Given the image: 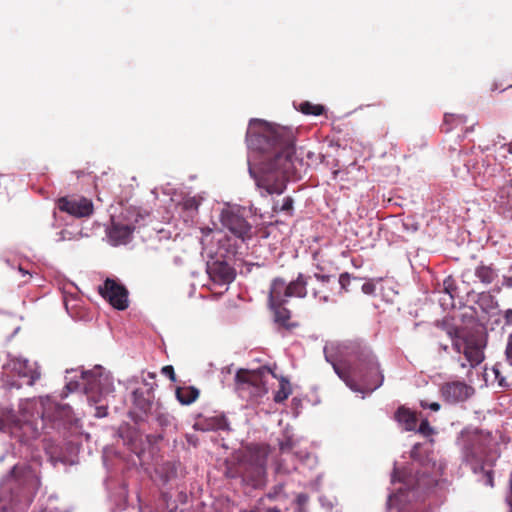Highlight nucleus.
Here are the masks:
<instances>
[{"label":"nucleus","mask_w":512,"mask_h":512,"mask_svg":"<svg viewBox=\"0 0 512 512\" xmlns=\"http://www.w3.org/2000/svg\"><path fill=\"white\" fill-rule=\"evenodd\" d=\"M350 281H351V276L349 273L345 272V273L340 274L339 284L341 286V289L344 290L345 292L349 291L348 286L350 284Z\"/></svg>","instance_id":"nucleus-29"},{"label":"nucleus","mask_w":512,"mask_h":512,"mask_svg":"<svg viewBox=\"0 0 512 512\" xmlns=\"http://www.w3.org/2000/svg\"><path fill=\"white\" fill-rule=\"evenodd\" d=\"M504 320L506 325H512V309L504 311Z\"/></svg>","instance_id":"nucleus-39"},{"label":"nucleus","mask_w":512,"mask_h":512,"mask_svg":"<svg viewBox=\"0 0 512 512\" xmlns=\"http://www.w3.org/2000/svg\"><path fill=\"white\" fill-rule=\"evenodd\" d=\"M162 373L169 377V379L173 382H176V375L174 372V368L171 365H166L162 368Z\"/></svg>","instance_id":"nucleus-34"},{"label":"nucleus","mask_w":512,"mask_h":512,"mask_svg":"<svg viewBox=\"0 0 512 512\" xmlns=\"http://www.w3.org/2000/svg\"><path fill=\"white\" fill-rule=\"evenodd\" d=\"M446 334L451 340L453 350L458 354L463 353L470 367L475 368L484 361V335L464 333L463 329L456 326L446 327Z\"/></svg>","instance_id":"nucleus-6"},{"label":"nucleus","mask_w":512,"mask_h":512,"mask_svg":"<svg viewBox=\"0 0 512 512\" xmlns=\"http://www.w3.org/2000/svg\"><path fill=\"white\" fill-rule=\"evenodd\" d=\"M456 121L463 122V118L461 116L454 115V114H445L443 125L447 126Z\"/></svg>","instance_id":"nucleus-33"},{"label":"nucleus","mask_w":512,"mask_h":512,"mask_svg":"<svg viewBox=\"0 0 512 512\" xmlns=\"http://www.w3.org/2000/svg\"><path fill=\"white\" fill-rule=\"evenodd\" d=\"M399 482L402 484L401 487L398 488V493L390 495L388 498V505L392 506L394 504V501L399 497L404 495L406 491H413V490H424L426 489L430 484L431 480L427 479L423 476H412L408 475L405 471H401L398 469H394V472L392 474V483Z\"/></svg>","instance_id":"nucleus-9"},{"label":"nucleus","mask_w":512,"mask_h":512,"mask_svg":"<svg viewBox=\"0 0 512 512\" xmlns=\"http://www.w3.org/2000/svg\"><path fill=\"white\" fill-rule=\"evenodd\" d=\"M469 276H470V271H464L462 273L463 281H466V278H468Z\"/></svg>","instance_id":"nucleus-44"},{"label":"nucleus","mask_w":512,"mask_h":512,"mask_svg":"<svg viewBox=\"0 0 512 512\" xmlns=\"http://www.w3.org/2000/svg\"><path fill=\"white\" fill-rule=\"evenodd\" d=\"M460 366H461L462 368H466V363H461V364H460Z\"/></svg>","instance_id":"nucleus-49"},{"label":"nucleus","mask_w":512,"mask_h":512,"mask_svg":"<svg viewBox=\"0 0 512 512\" xmlns=\"http://www.w3.org/2000/svg\"><path fill=\"white\" fill-rule=\"evenodd\" d=\"M248 164H250V162H248ZM249 173H250L252 176H254V174H253V169H252L251 165H249Z\"/></svg>","instance_id":"nucleus-47"},{"label":"nucleus","mask_w":512,"mask_h":512,"mask_svg":"<svg viewBox=\"0 0 512 512\" xmlns=\"http://www.w3.org/2000/svg\"><path fill=\"white\" fill-rule=\"evenodd\" d=\"M107 414H108L107 406L101 405V406L96 407V413H95L96 417L102 418V417L107 416Z\"/></svg>","instance_id":"nucleus-36"},{"label":"nucleus","mask_w":512,"mask_h":512,"mask_svg":"<svg viewBox=\"0 0 512 512\" xmlns=\"http://www.w3.org/2000/svg\"><path fill=\"white\" fill-rule=\"evenodd\" d=\"M314 277L321 283H328L331 280V275L315 273Z\"/></svg>","instance_id":"nucleus-38"},{"label":"nucleus","mask_w":512,"mask_h":512,"mask_svg":"<svg viewBox=\"0 0 512 512\" xmlns=\"http://www.w3.org/2000/svg\"><path fill=\"white\" fill-rule=\"evenodd\" d=\"M444 291L451 297H454V293L457 290L454 279L449 276L443 281Z\"/></svg>","instance_id":"nucleus-25"},{"label":"nucleus","mask_w":512,"mask_h":512,"mask_svg":"<svg viewBox=\"0 0 512 512\" xmlns=\"http://www.w3.org/2000/svg\"><path fill=\"white\" fill-rule=\"evenodd\" d=\"M345 349L352 362L332 363L339 378L355 392L371 393L379 388L383 384L384 375L373 351L362 342H351Z\"/></svg>","instance_id":"nucleus-2"},{"label":"nucleus","mask_w":512,"mask_h":512,"mask_svg":"<svg viewBox=\"0 0 512 512\" xmlns=\"http://www.w3.org/2000/svg\"><path fill=\"white\" fill-rule=\"evenodd\" d=\"M212 421V427L214 429L225 430L228 427L227 421L224 417H215Z\"/></svg>","instance_id":"nucleus-30"},{"label":"nucleus","mask_w":512,"mask_h":512,"mask_svg":"<svg viewBox=\"0 0 512 512\" xmlns=\"http://www.w3.org/2000/svg\"><path fill=\"white\" fill-rule=\"evenodd\" d=\"M418 432L425 435V436H428L431 434L432 432V428L428 422V420H423L421 423H420V426L418 428Z\"/></svg>","instance_id":"nucleus-32"},{"label":"nucleus","mask_w":512,"mask_h":512,"mask_svg":"<svg viewBox=\"0 0 512 512\" xmlns=\"http://www.w3.org/2000/svg\"><path fill=\"white\" fill-rule=\"evenodd\" d=\"M298 110L305 115L319 116L324 113L325 107L321 104L303 101L299 104Z\"/></svg>","instance_id":"nucleus-23"},{"label":"nucleus","mask_w":512,"mask_h":512,"mask_svg":"<svg viewBox=\"0 0 512 512\" xmlns=\"http://www.w3.org/2000/svg\"><path fill=\"white\" fill-rule=\"evenodd\" d=\"M207 273L210 279L220 285L229 284L234 281L236 272L225 261H213L207 265Z\"/></svg>","instance_id":"nucleus-16"},{"label":"nucleus","mask_w":512,"mask_h":512,"mask_svg":"<svg viewBox=\"0 0 512 512\" xmlns=\"http://www.w3.org/2000/svg\"><path fill=\"white\" fill-rule=\"evenodd\" d=\"M40 485V479L36 472L27 466L16 465L12 469L10 489L20 486L21 492L12 495L10 499L2 495L0 497V512H21L32 501Z\"/></svg>","instance_id":"nucleus-5"},{"label":"nucleus","mask_w":512,"mask_h":512,"mask_svg":"<svg viewBox=\"0 0 512 512\" xmlns=\"http://www.w3.org/2000/svg\"><path fill=\"white\" fill-rule=\"evenodd\" d=\"M362 291L366 294H371L374 291V285L370 283H365L362 286Z\"/></svg>","instance_id":"nucleus-40"},{"label":"nucleus","mask_w":512,"mask_h":512,"mask_svg":"<svg viewBox=\"0 0 512 512\" xmlns=\"http://www.w3.org/2000/svg\"><path fill=\"white\" fill-rule=\"evenodd\" d=\"M492 371L495 375V380L497 381L498 385L500 387H508V383L505 379V377L501 374L500 370H499V365L496 364L493 368H492Z\"/></svg>","instance_id":"nucleus-26"},{"label":"nucleus","mask_w":512,"mask_h":512,"mask_svg":"<svg viewBox=\"0 0 512 512\" xmlns=\"http://www.w3.org/2000/svg\"><path fill=\"white\" fill-rule=\"evenodd\" d=\"M99 294L114 308L125 310L128 308V290L114 279L107 278L98 288Z\"/></svg>","instance_id":"nucleus-11"},{"label":"nucleus","mask_w":512,"mask_h":512,"mask_svg":"<svg viewBox=\"0 0 512 512\" xmlns=\"http://www.w3.org/2000/svg\"><path fill=\"white\" fill-rule=\"evenodd\" d=\"M199 204V201L194 197H189L183 201V207L185 210H197Z\"/></svg>","instance_id":"nucleus-28"},{"label":"nucleus","mask_w":512,"mask_h":512,"mask_svg":"<svg viewBox=\"0 0 512 512\" xmlns=\"http://www.w3.org/2000/svg\"><path fill=\"white\" fill-rule=\"evenodd\" d=\"M505 358L507 363L512 366V333L509 335L507 339V344L505 348Z\"/></svg>","instance_id":"nucleus-31"},{"label":"nucleus","mask_w":512,"mask_h":512,"mask_svg":"<svg viewBox=\"0 0 512 512\" xmlns=\"http://www.w3.org/2000/svg\"><path fill=\"white\" fill-rule=\"evenodd\" d=\"M6 368L14 375L26 379V384L30 386L34 385L41 377L37 363L29 362L27 359H11L6 365Z\"/></svg>","instance_id":"nucleus-12"},{"label":"nucleus","mask_w":512,"mask_h":512,"mask_svg":"<svg viewBox=\"0 0 512 512\" xmlns=\"http://www.w3.org/2000/svg\"><path fill=\"white\" fill-rule=\"evenodd\" d=\"M57 207L76 218L89 217L93 214L94 207L90 199L83 196H65L57 200Z\"/></svg>","instance_id":"nucleus-10"},{"label":"nucleus","mask_w":512,"mask_h":512,"mask_svg":"<svg viewBox=\"0 0 512 512\" xmlns=\"http://www.w3.org/2000/svg\"><path fill=\"white\" fill-rule=\"evenodd\" d=\"M487 483L491 486H493V477L491 471L487 472Z\"/></svg>","instance_id":"nucleus-41"},{"label":"nucleus","mask_w":512,"mask_h":512,"mask_svg":"<svg viewBox=\"0 0 512 512\" xmlns=\"http://www.w3.org/2000/svg\"><path fill=\"white\" fill-rule=\"evenodd\" d=\"M463 449L467 460L480 461L486 454L482 436L476 432L462 435Z\"/></svg>","instance_id":"nucleus-15"},{"label":"nucleus","mask_w":512,"mask_h":512,"mask_svg":"<svg viewBox=\"0 0 512 512\" xmlns=\"http://www.w3.org/2000/svg\"><path fill=\"white\" fill-rule=\"evenodd\" d=\"M313 296L315 298H317L320 302L322 303H327L329 302L330 298H329V295L325 294V295H321L320 292L318 291H313Z\"/></svg>","instance_id":"nucleus-37"},{"label":"nucleus","mask_w":512,"mask_h":512,"mask_svg":"<svg viewBox=\"0 0 512 512\" xmlns=\"http://www.w3.org/2000/svg\"><path fill=\"white\" fill-rule=\"evenodd\" d=\"M443 350H444V351H447V350H448V346H447V345H444V346H443Z\"/></svg>","instance_id":"nucleus-48"},{"label":"nucleus","mask_w":512,"mask_h":512,"mask_svg":"<svg viewBox=\"0 0 512 512\" xmlns=\"http://www.w3.org/2000/svg\"><path fill=\"white\" fill-rule=\"evenodd\" d=\"M395 420L403 427L405 431H415L418 419L416 414L410 409L399 407L395 412Z\"/></svg>","instance_id":"nucleus-18"},{"label":"nucleus","mask_w":512,"mask_h":512,"mask_svg":"<svg viewBox=\"0 0 512 512\" xmlns=\"http://www.w3.org/2000/svg\"><path fill=\"white\" fill-rule=\"evenodd\" d=\"M451 129H452L451 127H447V128L445 129V132H449Z\"/></svg>","instance_id":"nucleus-50"},{"label":"nucleus","mask_w":512,"mask_h":512,"mask_svg":"<svg viewBox=\"0 0 512 512\" xmlns=\"http://www.w3.org/2000/svg\"><path fill=\"white\" fill-rule=\"evenodd\" d=\"M420 405L423 409L429 408L432 411H438L440 409L438 402L427 403L426 401H421Z\"/></svg>","instance_id":"nucleus-35"},{"label":"nucleus","mask_w":512,"mask_h":512,"mask_svg":"<svg viewBox=\"0 0 512 512\" xmlns=\"http://www.w3.org/2000/svg\"><path fill=\"white\" fill-rule=\"evenodd\" d=\"M277 375L268 366H262L255 370L241 368L235 375V390L240 398L247 402H258L268 392L267 377ZM292 394V387L289 380L281 376L279 378V389L274 394V401L282 403Z\"/></svg>","instance_id":"nucleus-3"},{"label":"nucleus","mask_w":512,"mask_h":512,"mask_svg":"<svg viewBox=\"0 0 512 512\" xmlns=\"http://www.w3.org/2000/svg\"><path fill=\"white\" fill-rule=\"evenodd\" d=\"M267 512H281V510L276 507H273V508H268Z\"/></svg>","instance_id":"nucleus-45"},{"label":"nucleus","mask_w":512,"mask_h":512,"mask_svg":"<svg viewBox=\"0 0 512 512\" xmlns=\"http://www.w3.org/2000/svg\"><path fill=\"white\" fill-rule=\"evenodd\" d=\"M310 276L299 273L296 279L287 283L281 277L274 278L269 287L268 305L273 312L275 323L286 330H291L297 324L291 321V311L285 307L291 297L305 298Z\"/></svg>","instance_id":"nucleus-4"},{"label":"nucleus","mask_w":512,"mask_h":512,"mask_svg":"<svg viewBox=\"0 0 512 512\" xmlns=\"http://www.w3.org/2000/svg\"><path fill=\"white\" fill-rule=\"evenodd\" d=\"M133 403L140 411L147 413L152 406V388L144 391L141 388L135 389L132 394Z\"/></svg>","instance_id":"nucleus-19"},{"label":"nucleus","mask_w":512,"mask_h":512,"mask_svg":"<svg viewBox=\"0 0 512 512\" xmlns=\"http://www.w3.org/2000/svg\"><path fill=\"white\" fill-rule=\"evenodd\" d=\"M220 221L224 228L242 241L252 238V226L238 210L231 208L223 210Z\"/></svg>","instance_id":"nucleus-8"},{"label":"nucleus","mask_w":512,"mask_h":512,"mask_svg":"<svg viewBox=\"0 0 512 512\" xmlns=\"http://www.w3.org/2000/svg\"><path fill=\"white\" fill-rule=\"evenodd\" d=\"M134 231V226L112 222L111 226L107 229V237L113 246L127 244Z\"/></svg>","instance_id":"nucleus-17"},{"label":"nucleus","mask_w":512,"mask_h":512,"mask_svg":"<svg viewBox=\"0 0 512 512\" xmlns=\"http://www.w3.org/2000/svg\"><path fill=\"white\" fill-rule=\"evenodd\" d=\"M474 393L473 387L462 381L443 383L440 387V394L444 401L449 404H456L466 401Z\"/></svg>","instance_id":"nucleus-13"},{"label":"nucleus","mask_w":512,"mask_h":512,"mask_svg":"<svg viewBox=\"0 0 512 512\" xmlns=\"http://www.w3.org/2000/svg\"><path fill=\"white\" fill-rule=\"evenodd\" d=\"M284 496V486L282 484L275 485L272 490L267 494V498L274 500Z\"/></svg>","instance_id":"nucleus-27"},{"label":"nucleus","mask_w":512,"mask_h":512,"mask_svg":"<svg viewBox=\"0 0 512 512\" xmlns=\"http://www.w3.org/2000/svg\"><path fill=\"white\" fill-rule=\"evenodd\" d=\"M504 280L508 287H512V277H506Z\"/></svg>","instance_id":"nucleus-43"},{"label":"nucleus","mask_w":512,"mask_h":512,"mask_svg":"<svg viewBox=\"0 0 512 512\" xmlns=\"http://www.w3.org/2000/svg\"><path fill=\"white\" fill-rule=\"evenodd\" d=\"M176 397L181 404L189 405L199 397V390L193 386L178 387Z\"/></svg>","instance_id":"nucleus-21"},{"label":"nucleus","mask_w":512,"mask_h":512,"mask_svg":"<svg viewBox=\"0 0 512 512\" xmlns=\"http://www.w3.org/2000/svg\"><path fill=\"white\" fill-rule=\"evenodd\" d=\"M268 453V447L264 445H253L248 448L238 467L243 482L253 488L265 485Z\"/></svg>","instance_id":"nucleus-7"},{"label":"nucleus","mask_w":512,"mask_h":512,"mask_svg":"<svg viewBox=\"0 0 512 512\" xmlns=\"http://www.w3.org/2000/svg\"><path fill=\"white\" fill-rule=\"evenodd\" d=\"M293 204H294L293 198L290 196H287L283 199L281 206L278 207L275 205L273 207V210L275 212H278V211L284 212L286 215L292 216L293 215Z\"/></svg>","instance_id":"nucleus-24"},{"label":"nucleus","mask_w":512,"mask_h":512,"mask_svg":"<svg viewBox=\"0 0 512 512\" xmlns=\"http://www.w3.org/2000/svg\"><path fill=\"white\" fill-rule=\"evenodd\" d=\"M248 148L261 155L267 175L257 181L268 194H281L286 178L296 172L295 134L293 129L252 119L246 133Z\"/></svg>","instance_id":"nucleus-1"},{"label":"nucleus","mask_w":512,"mask_h":512,"mask_svg":"<svg viewBox=\"0 0 512 512\" xmlns=\"http://www.w3.org/2000/svg\"><path fill=\"white\" fill-rule=\"evenodd\" d=\"M83 379L86 381L85 391L88 394V399L97 403L99 400L93 395H90V393L99 388L101 382L100 377H97L93 371H86L83 373Z\"/></svg>","instance_id":"nucleus-22"},{"label":"nucleus","mask_w":512,"mask_h":512,"mask_svg":"<svg viewBox=\"0 0 512 512\" xmlns=\"http://www.w3.org/2000/svg\"><path fill=\"white\" fill-rule=\"evenodd\" d=\"M475 276L485 285L491 284L498 276L492 265L481 263L475 268Z\"/></svg>","instance_id":"nucleus-20"},{"label":"nucleus","mask_w":512,"mask_h":512,"mask_svg":"<svg viewBox=\"0 0 512 512\" xmlns=\"http://www.w3.org/2000/svg\"><path fill=\"white\" fill-rule=\"evenodd\" d=\"M486 298H487V300H488L489 302H491V303H493V302H494V299H493V297H492L491 295L486 296Z\"/></svg>","instance_id":"nucleus-46"},{"label":"nucleus","mask_w":512,"mask_h":512,"mask_svg":"<svg viewBox=\"0 0 512 512\" xmlns=\"http://www.w3.org/2000/svg\"><path fill=\"white\" fill-rule=\"evenodd\" d=\"M503 147L507 149L509 154H512V141L507 144H503Z\"/></svg>","instance_id":"nucleus-42"},{"label":"nucleus","mask_w":512,"mask_h":512,"mask_svg":"<svg viewBox=\"0 0 512 512\" xmlns=\"http://www.w3.org/2000/svg\"><path fill=\"white\" fill-rule=\"evenodd\" d=\"M42 419L43 421L49 420L53 424L70 423L72 421L71 407L47 400L43 402Z\"/></svg>","instance_id":"nucleus-14"}]
</instances>
